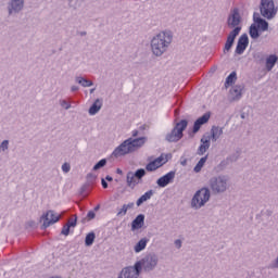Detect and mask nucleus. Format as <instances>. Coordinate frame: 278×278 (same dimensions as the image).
I'll use <instances>...</instances> for the list:
<instances>
[{
  "instance_id": "1a4fd4ad",
  "label": "nucleus",
  "mask_w": 278,
  "mask_h": 278,
  "mask_svg": "<svg viewBox=\"0 0 278 278\" xmlns=\"http://www.w3.org/2000/svg\"><path fill=\"white\" fill-rule=\"evenodd\" d=\"M140 269L137 265L124 267L118 274L117 278H140Z\"/></svg>"
},
{
  "instance_id": "39448f33",
  "label": "nucleus",
  "mask_w": 278,
  "mask_h": 278,
  "mask_svg": "<svg viewBox=\"0 0 278 278\" xmlns=\"http://www.w3.org/2000/svg\"><path fill=\"white\" fill-rule=\"evenodd\" d=\"M188 127V121L181 119L179 123L175 125L170 132L165 136V140L167 142H179L184 138V131H186Z\"/></svg>"
},
{
  "instance_id": "5701e85b",
  "label": "nucleus",
  "mask_w": 278,
  "mask_h": 278,
  "mask_svg": "<svg viewBox=\"0 0 278 278\" xmlns=\"http://www.w3.org/2000/svg\"><path fill=\"white\" fill-rule=\"evenodd\" d=\"M101 108H103V100L97 99L93 104L89 108L90 116H94V114H99Z\"/></svg>"
},
{
  "instance_id": "3c124183",
  "label": "nucleus",
  "mask_w": 278,
  "mask_h": 278,
  "mask_svg": "<svg viewBox=\"0 0 278 278\" xmlns=\"http://www.w3.org/2000/svg\"><path fill=\"white\" fill-rule=\"evenodd\" d=\"M73 1H75V0H67L70 8H73Z\"/></svg>"
},
{
  "instance_id": "8fccbe9b",
  "label": "nucleus",
  "mask_w": 278,
  "mask_h": 278,
  "mask_svg": "<svg viewBox=\"0 0 278 278\" xmlns=\"http://www.w3.org/2000/svg\"><path fill=\"white\" fill-rule=\"evenodd\" d=\"M105 179L106 181H114V178H112V176H106Z\"/></svg>"
},
{
  "instance_id": "412c9836",
  "label": "nucleus",
  "mask_w": 278,
  "mask_h": 278,
  "mask_svg": "<svg viewBox=\"0 0 278 278\" xmlns=\"http://www.w3.org/2000/svg\"><path fill=\"white\" fill-rule=\"evenodd\" d=\"M278 62V56L277 54H270L266 60H265V68L268 73L275 68V64Z\"/></svg>"
},
{
  "instance_id": "e433bc0d",
  "label": "nucleus",
  "mask_w": 278,
  "mask_h": 278,
  "mask_svg": "<svg viewBox=\"0 0 278 278\" xmlns=\"http://www.w3.org/2000/svg\"><path fill=\"white\" fill-rule=\"evenodd\" d=\"M97 214L94 213V211H89L87 214V218L83 219V223H86V220H93V218H96Z\"/></svg>"
},
{
  "instance_id": "0eeeda50",
  "label": "nucleus",
  "mask_w": 278,
  "mask_h": 278,
  "mask_svg": "<svg viewBox=\"0 0 278 278\" xmlns=\"http://www.w3.org/2000/svg\"><path fill=\"white\" fill-rule=\"evenodd\" d=\"M60 218H62V216L58 215V213H55V211H53V210L47 211L40 217V223H43L41 225V229H49V227H51V225H55V223H59Z\"/></svg>"
},
{
  "instance_id": "58836bf2",
  "label": "nucleus",
  "mask_w": 278,
  "mask_h": 278,
  "mask_svg": "<svg viewBox=\"0 0 278 278\" xmlns=\"http://www.w3.org/2000/svg\"><path fill=\"white\" fill-rule=\"evenodd\" d=\"M97 179V175L89 173L87 174V182L88 184H94V180Z\"/></svg>"
},
{
  "instance_id": "2eb2a0df",
  "label": "nucleus",
  "mask_w": 278,
  "mask_h": 278,
  "mask_svg": "<svg viewBox=\"0 0 278 278\" xmlns=\"http://www.w3.org/2000/svg\"><path fill=\"white\" fill-rule=\"evenodd\" d=\"M175 172H169L166 175L160 177L156 180V184L160 188H166V186H168V184H173L174 179H175Z\"/></svg>"
},
{
  "instance_id": "f8f14e48",
  "label": "nucleus",
  "mask_w": 278,
  "mask_h": 278,
  "mask_svg": "<svg viewBox=\"0 0 278 278\" xmlns=\"http://www.w3.org/2000/svg\"><path fill=\"white\" fill-rule=\"evenodd\" d=\"M166 162H168V159H164V154H161L154 161L146 165V170H148V173H153L154 170H157V168H162Z\"/></svg>"
},
{
  "instance_id": "20e7f679",
  "label": "nucleus",
  "mask_w": 278,
  "mask_h": 278,
  "mask_svg": "<svg viewBox=\"0 0 278 278\" xmlns=\"http://www.w3.org/2000/svg\"><path fill=\"white\" fill-rule=\"evenodd\" d=\"M212 199V191L207 187H203L198 190L191 199V207L193 210H201V207H205V205Z\"/></svg>"
},
{
  "instance_id": "7ed1b4c3",
  "label": "nucleus",
  "mask_w": 278,
  "mask_h": 278,
  "mask_svg": "<svg viewBox=\"0 0 278 278\" xmlns=\"http://www.w3.org/2000/svg\"><path fill=\"white\" fill-rule=\"evenodd\" d=\"M157 264H160V257H157V254L149 253L140 261H137L135 266L138 267L140 273H142V270L143 273H152V270L157 268Z\"/></svg>"
},
{
  "instance_id": "bf43d9fd",
  "label": "nucleus",
  "mask_w": 278,
  "mask_h": 278,
  "mask_svg": "<svg viewBox=\"0 0 278 278\" xmlns=\"http://www.w3.org/2000/svg\"><path fill=\"white\" fill-rule=\"evenodd\" d=\"M219 166H222V168H225V166H227V165H219Z\"/></svg>"
},
{
  "instance_id": "dca6fc26",
  "label": "nucleus",
  "mask_w": 278,
  "mask_h": 278,
  "mask_svg": "<svg viewBox=\"0 0 278 278\" xmlns=\"http://www.w3.org/2000/svg\"><path fill=\"white\" fill-rule=\"evenodd\" d=\"M211 116L212 114L207 112L201 117H199L193 124V134H199V130L201 129V127H203V125L210 122Z\"/></svg>"
},
{
  "instance_id": "ddd939ff",
  "label": "nucleus",
  "mask_w": 278,
  "mask_h": 278,
  "mask_svg": "<svg viewBox=\"0 0 278 278\" xmlns=\"http://www.w3.org/2000/svg\"><path fill=\"white\" fill-rule=\"evenodd\" d=\"M247 47H249V36L247 34H243L240 36L237 43V48H236L237 55H242V53L247 51Z\"/></svg>"
},
{
  "instance_id": "c03bdc74",
  "label": "nucleus",
  "mask_w": 278,
  "mask_h": 278,
  "mask_svg": "<svg viewBox=\"0 0 278 278\" xmlns=\"http://www.w3.org/2000/svg\"><path fill=\"white\" fill-rule=\"evenodd\" d=\"M174 244L177 249H180L181 248V239H177L174 241Z\"/></svg>"
},
{
  "instance_id": "5fc2aeb1",
  "label": "nucleus",
  "mask_w": 278,
  "mask_h": 278,
  "mask_svg": "<svg viewBox=\"0 0 278 278\" xmlns=\"http://www.w3.org/2000/svg\"><path fill=\"white\" fill-rule=\"evenodd\" d=\"M188 163V161L187 160H185V161H181V166H186V164Z\"/></svg>"
},
{
  "instance_id": "6e6d98bb",
  "label": "nucleus",
  "mask_w": 278,
  "mask_h": 278,
  "mask_svg": "<svg viewBox=\"0 0 278 278\" xmlns=\"http://www.w3.org/2000/svg\"><path fill=\"white\" fill-rule=\"evenodd\" d=\"M94 90H97V88L90 89V94H93V93H94Z\"/></svg>"
},
{
  "instance_id": "864d4df0",
  "label": "nucleus",
  "mask_w": 278,
  "mask_h": 278,
  "mask_svg": "<svg viewBox=\"0 0 278 278\" xmlns=\"http://www.w3.org/2000/svg\"><path fill=\"white\" fill-rule=\"evenodd\" d=\"M138 136V130L132 131V137L136 138Z\"/></svg>"
},
{
  "instance_id": "f257e3e1",
  "label": "nucleus",
  "mask_w": 278,
  "mask_h": 278,
  "mask_svg": "<svg viewBox=\"0 0 278 278\" xmlns=\"http://www.w3.org/2000/svg\"><path fill=\"white\" fill-rule=\"evenodd\" d=\"M170 45H173V33L163 30L150 39V51L154 58H162L164 53H168Z\"/></svg>"
},
{
  "instance_id": "c85d7f7f",
  "label": "nucleus",
  "mask_w": 278,
  "mask_h": 278,
  "mask_svg": "<svg viewBox=\"0 0 278 278\" xmlns=\"http://www.w3.org/2000/svg\"><path fill=\"white\" fill-rule=\"evenodd\" d=\"M257 28L261 29V31H268V22L264 18H256Z\"/></svg>"
},
{
  "instance_id": "79ce46f5",
  "label": "nucleus",
  "mask_w": 278,
  "mask_h": 278,
  "mask_svg": "<svg viewBox=\"0 0 278 278\" xmlns=\"http://www.w3.org/2000/svg\"><path fill=\"white\" fill-rule=\"evenodd\" d=\"M63 173H71V163H64L62 165Z\"/></svg>"
},
{
  "instance_id": "f3484780",
  "label": "nucleus",
  "mask_w": 278,
  "mask_h": 278,
  "mask_svg": "<svg viewBox=\"0 0 278 278\" xmlns=\"http://www.w3.org/2000/svg\"><path fill=\"white\" fill-rule=\"evenodd\" d=\"M128 144H130V149L132 150V153L135 151H138V149H141V147H144V142H147V138L140 137V138H128Z\"/></svg>"
},
{
  "instance_id": "49530a36",
  "label": "nucleus",
  "mask_w": 278,
  "mask_h": 278,
  "mask_svg": "<svg viewBox=\"0 0 278 278\" xmlns=\"http://www.w3.org/2000/svg\"><path fill=\"white\" fill-rule=\"evenodd\" d=\"M226 42L233 45V42H236V39H231V37H227Z\"/></svg>"
},
{
  "instance_id": "4d7b16f0",
  "label": "nucleus",
  "mask_w": 278,
  "mask_h": 278,
  "mask_svg": "<svg viewBox=\"0 0 278 278\" xmlns=\"http://www.w3.org/2000/svg\"><path fill=\"white\" fill-rule=\"evenodd\" d=\"M86 34H87L86 31H81L80 36H86Z\"/></svg>"
},
{
  "instance_id": "09e8293b",
  "label": "nucleus",
  "mask_w": 278,
  "mask_h": 278,
  "mask_svg": "<svg viewBox=\"0 0 278 278\" xmlns=\"http://www.w3.org/2000/svg\"><path fill=\"white\" fill-rule=\"evenodd\" d=\"M71 90L72 92H77V90H79V87L74 85L71 87Z\"/></svg>"
},
{
  "instance_id": "aec40b11",
  "label": "nucleus",
  "mask_w": 278,
  "mask_h": 278,
  "mask_svg": "<svg viewBox=\"0 0 278 278\" xmlns=\"http://www.w3.org/2000/svg\"><path fill=\"white\" fill-rule=\"evenodd\" d=\"M126 184L128 188L134 190V188H136L140 184V181L138 180L134 172H128L126 175Z\"/></svg>"
},
{
  "instance_id": "6e6552de",
  "label": "nucleus",
  "mask_w": 278,
  "mask_h": 278,
  "mask_svg": "<svg viewBox=\"0 0 278 278\" xmlns=\"http://www.w3.org/2000/svg\"><path fill=\"white\" fill-rule=\"evenodd\" d=\"M25 10V0H9L7 2L8 16H16Z\"/></svg>"
},
{
  "instance_id": "4468645a",
  "label": "nucleus",
  "mask_w": 278,
  "mask_h": 278,
  "mask_svg": "<svg viewBox=\"0 0 278 278\" xmlns=\"http://www.w3.org/2000/svg\"><path fill=\"white\" fill-rule=\"evenodd\" d=\"M244 90V85H236L230 89L229 99L230 101H240L242 99V91Z\"/></svg>"
},
{
  "instance_id": "4c0bfd02",
  "label": "nucleus",
  "mask_w": 278,
  "mask_h": 278,
  "mask_svg": "<svg viewBox=\"0 0 278 278\" xmlns=\"http://www.w3.org/2000/svg\"><path fill=\"white\" fill-rule=\"evenodd\" d=\"M59 103H60L61 108H63L64 110H71V103H68V101L60 100Z\"/></svg>"
},
{
  "instance_id": "c9c22d12",
  "label": "nucleus",
  "mask_w": 278,
  "mask_h": 278,
  "mask_svg": "<svg viewBox=\"0 0 278 278\" xmlns=\"http://www.w3.org/2000/svg\"><path fill=\"white\" fill-rule=\"evenodd\" d=\"M10 149V140H3L0 144V151H8Z\"/></svg>"
},
{
  "instance_id": "473e14b6",
  "label": "nucleus",
  "mask_w": 278,
  "mask_h": 278,
  "mask_svg": "<svg viewBox=\"0 0 278 278\" xmlns=\"http://www.w3.org/2000/svg\"><path fill=\"white\" fill-rule=\"evenodd\" d=\"M240 31H242V27H236V28H233V29L229 33L228 38H231V39L236 40V37L239 36Z\"/></svg>"
},
{
  "instance_id": "a211bd4d",
  "label": "nucleus",
  "mask_w": 278,
  "mask_h": 278,
  "mask_svg": "<svg viewBox=\"0 0 278 278\" xmlns=\"http://www.w3.org/2000/svg\"><path fill=\"white\" fill-rule=\"evenodd\" d=\"M200 142H201V144H200L197 153H198V155H205V153L207 152V150L211 147L210 137H202Z\"/></svg>"
},
{
  "instance_id": "cd10ccee",
  "label": "nucleus",
  "mask_w": 278,
  "mask_h": 278,
  "mask_svg": "<svg viewBox=\"0 0 278 278\" xmlns=\"http://www.w3.org/2000/svg\"><path fill=\"white\" fill-rule=\"evenodd\" d=\"M250 36L251 38H253V40H257V38H260V28L257 27V25L252 24L250 26Z\"/></svg>"
},
{
  "instance_id": "603ef678",
  "label": "nucleus",
  "mask_w": 278,
  "mask_h": 278,
  "mask_svg": "<svg viewBox=\"0 0 278 278\" xmlns=\"http://www.w3.org/2000/svg\"><path fill=\"white\" fill-rule=\"evenodd\" d=\"M116 173H117V175H123V169L117 168V169H116Z\"/></svg>"
},
{
  "instance_id": "393cba45",
  "label": "nucleus",
  "mask_w": 278,
  "mask_h": 278,
  "mask_svg": "<svg viewBox=\"0 0 278 278\" xmlns=\"http://www.w3.org/2000/svg\"><path fill=\"white\" fill-rule=\"evenodd\" d=\"M134 206H135L134 202H129L128 204H123L121 208H117L116 216L117 217L127 216V211L134 210Z\"/></svg>"
},
{
  "instance_id": "7c9ffc66",
  "label": "nucleus",
  "mask_w": 278,
  "mask_h": 278,
  "mask_svg": "<svg viewBox=\"0 0 278 278\" xmlns=\"http://www.w3.org/2000/svg\"><path fill=\"white\" fill-rule=\"evenodd\" d=\"M97 238V235L94 232H89L85 238V244L86 247H92L94 244V239Z\"/></svg>"
},
{
  "instance_id": "a18cd8bd",
  "label": "nucleus",
  "mask_w": 278,
  "mask_h": 278,
  "mask_svg": "<svg viewBox=\"0 0 278 278\" xmlns=\"http://www.w3.org/2000/svg\"><path fill=\"white\" fill-rule=\"evenodd\" d=\"M257 18H262V17L260 16V13H254V14H253V21H254V23H257Z\"/></svg>"
},
{
  "instance_id": "ea45409f",
  "label": "nucleus",
  "mask_w": 278,
  "mask_h": 278,
  "mask_svg": "<svg viewBox=\"0 0 278 278\" xmlns=\"http://www.w3.org/2000/svg\"><path fill=\"white\" fill-rule=\"evenodd\" d=\"M61 233L63 236H68V233H71V227L66 224L65 226H63Z\"/></svg>"
},
{
  "instance_id": "a19ab883",
  "label": "nucleus",
  "mask_w": 278,
  "mask_h": 278,
  "mask_svg": "<svg viewBox=\"0 0 278 278\" xmlns=\"http://www.w3.org/2000/svg\"><path fill=\"white\" fill-rule=\"evenodd\" d=\"M67 225H68L70 227H77V215H74V219H70V220L67 222Z\"/></svg>"
},
{
  "instance_id": "4be33fe9",
  "label": "nucleus",
  "mask_w": 278,
  "mask_h": 278,
  "mask_svg": "<svg viewBox=\"0 0 278 278\" xmlns=\"http://www.w3.org/2000/svg\"><path fill=\"white\" fill-rule=\"evenodd\" d=\"M147 244H149V238H141L134 247L135 253H142L147 249Z\"/></svg>"
},
{
  "instance_id": "de8ad7c7",
  "label": "nucleus",
  "mask_w": 278,
  "mask_h": 278,
  "mask_svg": "<svg viewBox=\"0 0 278 278\" xmlns=\"http://www.w3.org/2000/svg\"><path fill=\"white\" fill-rule=\"evenodd\" d=\"M101 184H102V188L104 189L108 188V181H105V179L102 178Z\"/></svg>"
},
{
  "instance_id": "6ab92c4d",
  "label": "nucleus",
  "mask_w": 278,
  "mask_h": 278,
  "mask_svg": "<svg viewBox=\"0 0 278 278\" xmlns=\"http://www.w3.org/2000/svg\"><path fill=\"white\" fill-rule=\"evenodd\" d=\"M142 227H144V214H139L131 222V231H138V229H142Z\"/></svg>"
},
{
  "instance_id": "9b49d317",
  "label": "nucleus",
  "mask_w": 278,
  "mask_h": 278,
  "mask_svg": "<svg viewBox=\"0 0 278 278\" xmlns=\"http://www.w3.org/2000/svg\"><path fill=\"white\" fill-rule=\"evenodd\" d=\"M242 23V17L240 16V11L238 9H233L231 14L228 16L227 25L230 29H236V27H240Z\"/></svg>"
},
{
  "instance_id": "423d86ee",
  "label": "nucleus",
  "mask_w": 278,
  "mask_h": 278,
  "mask_svg": "<svg viewBox=\"0 0 278 278\" xmlns=\"http://www.w3.org/2000/svg\"><path fill=\"white\" fill-rule=\"evenodd\" d=\"M260 10L262 16L268 21L277 16V9H275V2L273 0H261Z\"/></svg>"
},
{
  "instance_id": "2f4dec72",
  "label": "nucleus",
  "mask_w": 278,
  "mask_h": 278,
  "mask_svg": "<svg viewBox=\"0 0 278 278\" xmlns=\"http://www.w3.org/2000/svg\"><path fill=\"white\" fill-rule=\"evenodd\" d=\"M238 79L236 72L230 73V75L226 78L225 86H231Z\"/></svg>"
},
{
  "instance_id": "72a5a7b5",
  "label": "nucleus",
  "mask_w": 278,
  "mask_h": 278,
  "mask_svg": "<svg viewBox=\"0 0 278 278\" xmlns=\"http://www.w3.org/2000/svg\"><path fill=\"white\" fill-rule=\"evenodd\" d=\"M135 177H137V180L140 181L144 175H147V170L144 168H139L134 173Z\"/></svg>"
},
{
  "instance_id": "b1692460",
  "label": "nucleus",
  "mask_w": 278,
  "mask_h": 278,
  "mask_svg": "<svg viewBox=\"0 0 278 278\" xmlns=\"http://www.w3.org/2000/svg\"><path fill=\"white\" fill-rule=\"evenodd\" d=\"M223 136V127L213 126L211 129V140L212 142H216L218 138Z\"/></svg>"
},
{
  "instance_id": "9d476101",
  "label": "nucleus",
  "mask_w": 278,
  "mask_h": 278,
  "mask_svg": "<svg viewBox=\"0 0 278 278\" xmlns=\"http://www.w3.org/2000/svg\"><path fill=\"white\" fill-rule=\"evenodd\" d=\"M129 153H134L131 150V146L129 144L128 139H126L123 143H121L115 150L113 151V157H123V155H129Z\"/></svg>"
},
{
  "instance_id": "f704fd0d",
  "label": "nucleus",
  "mask_w": 278,
  "mask_h": 278,
  "mask_svg": "<svg viewBox=\"0 0 278 278\" xmlns=\"http://www.w3.org/2000/svg\"><path fill=\"white\" fill-rule=\"evenodd\" d=\"M105 164H108V160H105V159L100 160V161L93 166V170H99L100 168H103V166H105Z\"/></svg>"
},
{
  "instance_id": "13d9d810",
  "label": "nucleus",
  "mask_w": 278,
  "mask_h": 278,
  "mask_svg": "<svg viewBox=\"0 0 278 278\" xmlns=\"http://www.w3.org/2000/svg\"><path fill=\"white\" fill-rule=\"evenodd\" d=\"M99 207H100L99 205H98V206H96V207H94V211H96V212H97V211H99Z\"/></svg>"
},
{
  "instance_id": "c756f323",
  "label": "nucleus",
  "mask_w": 278,
  "mask_h": 278,
  "mask_svg": "<svg viewBox=\"0 0 278 278\" xmlns=\"http://www.w3.org/2000/svg\"><path fill=\"white\" fill-rule=\"evenodd\" d=\"M205 162H207V155L200 159V161L193 168L194 173H201V169L203 168V166H205Z\"/></svg>"
},
{
  "instance_id": "37998d69",
  "label": "nucleus",
  "mask_w": 278,
  "mask_h": 278,
  "mask_svg": "<svg viewBox=\"0 0 278 278\" xmlns=\"http://www.w3.org/2000/svg\"><path fill=\"white\" fill-rule=\"evenodd\" d=\"M231 47H233V45L226 41L224 53H227V51H231Z\"/></svg>"
},
{
  "instance_id": "f03ea898",
  "label": "nucleus",
  "mask_w": 278,
  "mask_h": 278,
  "mask_svg": "<svg viewBox=\"0 0 278 278\" xmlns=\"http://www.w3.org/2000/svg\"><path fill=\"white\" fill-rule=\"evenodd\" d=\"M231 188L229 175L220 174L208 179V190L212 194H225Z\"/></svg>"
},
{
  "instance_id": "bb28decb",
  "label": "nucleus",
  "mask_w": 278,
  "mask_h": 278,
  "mask_svg": "<svg viewBox=\"0 0 278 278\" xmlns=\"http://www.w3.org/2000/svg\"><path fill=\"white\" fill-rule=\"evenodd\" d=\"M153 197V190L147 191L144 194H142L138 200H137V207H140L142 203L149 201Z\"/></svg>"
},
{
  "instance_id": "a878e982",
  "label": "nucleus",
  "mask_w": 278,
  "mask_h": 278,
  "mask_svg": "<svg viewBox=\"0 0 278 278\" xmlns=\"http://www.w3.org/2000/svg\"><path fill=\"white\" fill-rule=\"evenodd\" d=\"M75 81H76V84H79V86H83V88H90V86H94V83L92 80H89L81 76H77L75 78Z\"/></svg>"
}]
</instances>
